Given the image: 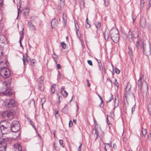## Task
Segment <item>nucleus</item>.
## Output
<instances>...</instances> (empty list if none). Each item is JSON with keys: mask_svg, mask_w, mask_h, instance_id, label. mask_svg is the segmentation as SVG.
<instances>
[{"mask_svg": "<svg viewBox=\"0 0 151 151\" xmlns=\"http://www.w3.org/2000/svg\"><path fill=\"white\" fill-rule=\"evenodd\" d=\"M53 57L54 58V60L55 61V62H56V59L58 57V56L55 54H54L53 55Z\"/></svg>", "mask_w": 151, "mask_h": 151, "instance_id": "41", "label": "nucleus"}, {"mask_svg": "<svg viewBox=\"0 0 151 151\" xmlns=\"http://www.w3.org/2000/svg\"><path fill=\"white\" fill-rule=\"evenodd\" d=\"M6 40L5 37L3 35H0V42L1 43H4Z\"/></svg>", "mask_w": 151, "mask_h": 151, "instance_id": "20", "label": "nucleus"}, {"mask_svg": "<svg viewBox=\"0 0 151 151\" xmlns=\"http://www.w3.org/2000/svg\"><path fill=\"white\" fill-rule=\"evenodd\" d=\"M148 139L150 140L151 141V134L150 133V134L148 136Z\"/></svg>", "mask_w": 151, "mask_h": 151, "instance_id": "55", "label": "nucleus"}, {"mask_svg": "<svg viewBox=\"0 0 151 151\" xmlns=\"http://www.w3.org/2000/svg\"><path fill=\"white\" fill-rule=\"evenodd\" d=\"M54 145L55 147V150H57L58 148L57 146H55V142L54 143Z\"/></svg>", "mask_w": 151, "mask_h": 151, "instance_id": "58", "label": "nucleus"}, {"mask_svg": "<svg viewBox=\"0 0 151 151\" xmlns=\"http://www.w3.org/2000/svg\"><path fill=\"white\" fill-rule=\"evenodd\" d=\"M145 0H140V9L142 10L144 7V4L145 3Z\"/></svg>", "mask_w": 151, "mask_h": 151, "instance_id": "22", "label": "nucleus"}, {"mask_svg": "<svg viewBox=\"0 0 151 151\" xmlns=\"http://www.w3.org/2000/svg\"><path fill=\"white\" fill-rule=\"evenodd\" d=\"M6 61H1L0 63V64H1V65H3L4 64V63L5 64H6ZM6 65H4V66H5Z\"/></svg>", "mask_w": 151, "mask_h": 151, "instance_id": "51", "label": "nucleus"}, {"mask_svg": "<svg viewBox=\"0 0 151 151\" xmlns=\"http://www.w3.org/2000/svg\"><path fill=\"white\" fill-rule=\"evenodd\" d=\"M110 34L111 40L114 43H117L119 40L118 30L116 29H111L110 31Z\"/></svg>", "mask_w": 151, "mask_h": 151, "instance_id": "1", "label": "nucleus"}, {"mask_svg": "<svg viewBox=\"0 0 151 151\" xmlns=\"http://www.w3.org/2000/svg\"><path fill=\"white\" fill-rule=\"evenodd\" d=\"M11 72L10 70L4 67L1 68L0 71V75L4 78H8L10 75Z\"/></svg>", "mask_w": 151, "mask_h": 151, "instance_id": "5", "label": "nucleus"}, {"mask_svg": "<svg viewBox=\"0 0 151 151\" xmlns=\"http://www.w3.org/2000/svg\"><path fill=\"white\" fill-rule=\"evenodd\" d=\"M115 72L117 74H119L120 73V70L118 68H116L115 69Z\"/></svg>", "mask_w": 151, "mask_h": 151, "instance_id": "42", "label": "nucleus"}, {"mask_svg": "<svg viewBox=\"0 0 151 151\" xmlns=\"http://www.w3.org/2000/svg\"><path fill=\"white\" fill-rule=\"evenodd\" d=\"M135 105H134L132 109V113L133 114V112L135 110Z\"/></svg>", "mask_w": 151, "mask_h": 151, "instance_id": "50", "label": "nucleus"}, {"mask_svg": "<svg viewBox=\"0 0 151 151\" xmlns=\"http://www.w3.org/2000/svg\"><path fill=\"white\" fill-rule=\"evenodd\" d=\"M29 63L30 65L32 66H34L35 65L36 63V60L35 59H30L29 60Z\"/></svg>", "mask_w": 151, "mask_h": 151, "instance_id": "18", "label": "nucleus"}, {"mask_svg": "<svg viewBox=\"0 0 151 151\" xmlns=\"http://www.w3.org/2000/svg\"><path fill=\"white\" fill-rule=\"evenodd\" d=\"M142 137L144 138H145V135L147 133V130L146 129L143 128H142Z\"/></svg>", "mask_w": 151, "mask_h": 151, "instance_id": "24", "label": "nucleus"}, {"mask_svg": "<svg viewBox=\"0 0 151 151\" xmlns=\"http://www.w3.org/2000/svg\"><path fill=\"white\" fill-rule=\"evenodd\" d=\"M98 95L101 101V103H102L103 102V100H102L101 97L99 94H98Z\"/></svg>", "mask_w": 151, "mask_h": 151, "instance_id": "57", "label": "nucleus"}, {"mask_svg": "<svg viewBox=\"0 0 151 151\" xmlns=\"http://www.w3.org/2000/svg\"><path fill=\"white\" fill-rule=\"evenodd\" d=\"M44 80V78L43 77L41 76L38 79L37 82L39 84H43V83Z\"/></svg>", "mask_w": 151, "mask_h": 151, "instance_id": "26", "label": "nucleus"}, {"mask_svg": "<svg viewBox=\"0 0 151 151\" xmlns=\"http://www.w3.org/2000/svg\"><path fill=\"white\" fill-rule=\"evenodd\" d=\"M31 20L28 22V26L31 30L35 31L36 28L34 26L33 23L36 22L35 21V18L34 17H32L30 18Z\"/></svg>", "mask_w": 151, "mask_h": 151, "instance_id": "8", "label": "nucleus"}, {"mask_svg": "<svg viewBox=\"0 0 151 151\" xmlns=\"http://www.w3.org/2000/svg\"><path fill=\"white\" fill-rule=\"evenodd\" d=\"M80 1V6L81 9H83L84 7V0H79Z\"/></svg>", "mask_w": 151, "mask_h": 151, "instance_id": "23", "label": "nucleus"}, {"mask_svg": "<svg viewBox=\"0 0 151 151\" xmlns=\"http://www.w3.org/2000/svg\"><path fill=\"white\" fill-rule=\"evenodd\" d=\"M92 132L96 139H97L98 136L102 137L104 134V132L102 131L100 127L97 124L95 125Z\"/></svg>", "mask_w": 151, "mask_h": 151, "instance_id": "2", "label": "nucleus"}, {"mask_svg": "<svg viewBox=\"0 0 151 151\" xmlns=\"http://www.w3.org/2000/svg\"><path fill=\"white\" fill-rule=\"evenodd\" d=\"M86 82H87V83H88V84H87V86L88 87H89L90 86V83H89V80H88V79H87L86 80Z\"/></svg>", "mask_w": 151, "mask_h": 151, "instance_id": "49", "label": "nucleus"}, {"mask_svg": "<svg viewBox=\"0 0 151 151\" xmlns=\"http://www.w3.org/2000/svg\"><path fill=\"white\" fill-rule=\"evenodd\" d=\"M59 93H57V95L58 96V102L59 103H60V101H62V100H60V99L61 98V99H62V97L61 96H59L58 95V94Z\"/></svg>", "mask_w": 151, "mask_h": 151, "instance_id": "37", "label": "nucleus"}, {"mask_svg": "<svg viewBox=\"0 0 151 151\" xmlns=\"http://www.w3.org/2000/svg\"><path fill=\"white\" fill-rule=\"evenodd\" d=\"M59 143H60V145L61 146H62L63 147H64V146L63 145V140H62L60 139L59 140Z\"/></svg>", "mask_w": 151, "mask_h": 151, "instance_id": "40", "label": "nucleus"}, {"mask_svg": "<svg viewBox=\"0 0 151 151\" xmlns=\"http://www.w3.org/2000/svg\"><path fill=\"white\" fill-rule=\"evenodd\" d=\"M151 6V0H149V3L147 5V11L149 9Z\"/></svg>", "mask_w": 151, "mask_h": 151, "instance_id": "34", "label": "nucleus"}, {"mask_svg": "<svg viewBox=\"0 0 151 151\" xmlns=\"http://www.w3.org/2000/svg\"><path fill=\"white\" fill-rule=\"evenodd\" d=\"M107 81L108 82H109L110 83V84L111 85H112V82H111V80L109 78L107 79Z\"/></svg>", "mask_w": 151, "mask_h": 151, "instance_id": "48", "label": "nucleus"}, {"mask_svg": "<svg viewBox=\"0 0 151 151\" xmlns=\"http://www.w3.org/2000/svg\"><path fill=\"white\" fill-rule=\"evenodd\" d=\"M30 123L33 127H35V124L32 121H30Z\"/></svg>", "mask_w": 151, "mask_h": 151, "instance_id": "52", "label": "nucleus"}, {"mask_svg": "<svg viewBox=\"0 0 151 151\" xmlns=\"http://www.w3.org/2000/svg\"><path fill=\"white\" fill-rule=\"evenodd\" d=\"M115 82L114 83V84L117 87V88H118V87L119 86V84H118V83L116 82V79H115Z\"/></svg>", "mask_w": 151, "mask_h": 151, "instance_id": "46", "label": "nucleus"}, {"mask_svg": "<svg viewBox=\"0 0 151 151\" xmlns=\"http://www.w3.org/2000/svg\"><path fill=\"white\" fill-rule=\"evenodd\" d=\"M103 35L104 37V38L106 41L108 40L109 38L108 34V33H106L105 32H103Z\"/></svg>", "mask_w": 151, "mask_h": 151, "instance_id": "30", "label": "nucleus"}, {"mask_svg": "<svg viewBox=\"0 0 151 151\" xmlns=\"http://www.w3.org/2000/svg\"><path fill=\"white\" fill-rule=\"evenodd\" d=\"M139 41H137L136 42V46L137 48V49L139 48Z\"/></svg>", "mask_w": 151, "mask_h": 151, "instance_id": "43", "label": "nucleus"}, {"mask_svg": "<svg viewBox=\"0 0 151 151\" xmlns=\"http://www.w3.org/2000/svg\"><path fill=\"white\" fill-rule=\"evenodd\" d=\"M60 93L64 96L66 97L68 95V93L64 89L63 87L61 88L60 90Z\"/></svg>", "mask_w": 151, "mask_h": 151, "instance_id": "17", "label": "nucleus"}, {"mask_svg": "<svg viewBox=\"0 0 151 151\" xmlns=\"http://www.w3.org/2000/svg\"><path fill=\"white\" fill-rule=\"evenodd\" d=\"M78 29H76V34L78 36V37L79 38L81 37V35L80 34H78Z\"/></svg>", "mask_w": 151, "mask_h": 151, "instance_id": "54", "label": "nucleus"}, {"mask_svg": "<svg viewBox=\"0 0 151 151\" xmlns=\"http://www.w3.org/2000/svg\"><path fill=\"white\" fill-rule=\"evenodd\" d=\"M14 149L16 151H22V150L21 145L18 143L14 145Z\"/></svg>", "mask_w": 151, "mask_h": 151, "instance_id": "13", "label": "nucleus"}, {"mask_svg": "<svg viewBox=\"0 0 151 151\" xmlns=\"http://www.w3.org/2000/svg\"><path fill=\"white\" fill-rule=\"evenodd\" d=\"M61 44L63 48L65 49L66 48V45L64 42H62Z\"/></svg>", "mask_w": 151, "mask_h": 151, "instance_id": "35", "label": "nucleus"}, {"mask_svg": "<svg viewBox=\"0 0 151 151\" xmlns=\"http://www.w3.org/2000/svg\"><path fill=\"white\" fill-rule=\"evenodd\" d=\"M86 26L87 28H89L91 27V25L90 24H89L88 22H86Z\"/></svg>", "mask_w": 151, "mask_h": 151, "instance_id": "39", "label": "nucleus"}, {"mask_svg": "<svg viewBox=\"0 0 151 151\" xmlns=\"http://www.w3.org/2000/svg\"><path fill=\"white\" fill-rule=\"evenodd\" d=\"M58 20L56 19H52L51 22V26L53 28H55L58 25Z\"/></svg>", "mask_w": 151, "mask_h": 151, "instance_id": "12", "label": "nucleus"}, {"mask_svg": "<svg viewBox=\"0 0 151 151\" xmlns=\"http://www.w3.org/2000/svg\"><path fill=\"white\" fill-rule=\"evenodd\" d=\"M149 113L151 115V100H150L147 106Z\"/></svg>", "mask_w": 151, "mask_h": 151, "instance_id": "27", "label": "nucleus"}, {"mask_svg": "<svg viewBox=\"0 0 151 151\" xmlns=\"http://www.w3.org/2000/svg\"><path fill=\"white\" fill-rule=\"evenodd\" d=\"M63 19L64 24V25H65L67 22V17L66 15H65L64 14L63 15Z\"/></svg>", "mask_w": 151, "mask_h": 151, "instance_id": "31", "label": "nucleus"}, {"mask_svg": "<svg viewBox=\"0 0 151 151\" xmlns=\"http://www.w3.org/2000/svg\"><path fill=\"white\" fill-rule=\"evenodd\" d=\"M69 127H71L72 126L73 124V122H72L71 120H70L69 122Z\"/></svg>", "mask_w": 151, "mask_h": 151, "instance_id": "45", "label": "nucleus"}, {"mask_svg": "<svg viewBox=\"0 0 151 151\" xmlns=\"http://www.w3.org/2000/svg\"><path fill=\"white\" fill-rule=\"evenodd\" d=\"M87 62L88 63V64L90 65H92V61L91 60H88L87 61Z\"/></svg>", "mask_w": 151, "mask_h": 151, "instance_id": "44", "label": "nucleus"}, {"mask_svg": "<svg viewBox=\"0 0 151 151\" xmlns=\"http://www.w3.org/2000/svg\"><path fill=\"white\" fill-rule=\"evenodd\" d=\"M20 129V125L18 121L14 120L12 122L11 130L13 132H17Z\"/></svg>", "mask_w": 151, "mask_h": 151, "instance_id": "6", "label": "nucleus"}, {"mask_svg": "<svg viewBox=\"0 0 151 151\" xmlns=\"http://www.w3.org/2000/svg\"><path fill=\"white\" fill-rule=\"evenodd\" d=\"M6 146L3 142H0V151L4 150L6 151Z\"/></svg>", "mask_w": 151, "mask_h": 151, "instance_id": "16", "label": "nucleus"}, {"mask_svg": "<svg viewBox=\"0 0 151 151\" xmlns=\"http://www.w3.org/2000/svg\"><path fill=\"white\" fill-rule=\"evenodd\" d=\"M3 19V17L2 14L0 12V21H1Z\"/></svg>", "mask_w": 151, "mask_h": 151, "instance_id": "53", "label": "nucleus"}, {"mask_svg": "<svg viewBox=\"0 0 151 151\" xmlns=\"http://www.w3.org/2000/svg\"><path fill=\"white\" fill-rule=\"evenodd\" d=\"M56 84H53L52 85V86L51 87V91L52 93H53L55 92V87L56 86Z\"/></svg>", "mask_w": 151, "mask_h": 151, "instance_id": "29", "label": "nucleus"}, {"mask_svg": "<svg viewBox=\"0 0 151 151\" xmlns=\"http://www.w3.org/2000/svg\"><path fill=\"white\" fill-rule=\"evenodd\" d=\"M57 5L60 8L63 7L64 5V0H58Z\"/></svg>", "mask_w": 151, "mask_h": 151, "instance_id": "19", "label": "nucleus"}, {"mask_svg": "<svg viewBox=\"0 0 151 151\" xmlns=\"http://www.w3.org/2000/svg\"><path fill=\"white\" fill-rule=\"evenodd\" d=\"M24 29H22V31L20 32V40L19 41V42L20 43V47H21L23 49V47L22 44V40H23V37H24V31H23Z\"/></svg>", "mask_w": 151, "mask_h": 151, "instance_id": "14", "label": "nucleus"}, {"mask_svg": "<svg viewBox=\"0 0 151 151\" xmlns=\"http://www.w3.org/2000/svg\"><path fill=\"white\" fill-rule=\"evenodd\" d=\"M0 128L1 130V132L3 134H5L6 133L7 131V128L5 127L4 126L3 124L1 125L0 123Z\"/></svg>", "mask_w": 151, "mask_h": 151, "instance_id": "11", "label": "nucleus"}, {"mask_svg": "<svg viewBox=\"0 0 151 151\" xmlns=\"http://www.w3.org/2000/svg\"><path fill=\"white\" fill-rule=\"evenodd\" d=\"M131 95L134 98V99H135V96H134V93H131Z\"/></svg>", "mask_w": 151, "mask_h": 151, "instance_id": "63", "label": "nucleus"}, {"mask_svg": "<svg viewBox=\"0 0 151 151\" xmlns=\"http://www.w3.org/2000/svg\"><path fill=\"white\" fill-rule=\"evenodd\" d=\"M16 101L12 99H8L6 100L5 105L7 106L8 107H14L15 105Z\"/></svg>", "mask_w": 151, "mask_h": 151, "instance_id": "9", "label": "nucleus"}, {"mask_svg": "<svg viewBox=\"0 0 151 151\" xmlns=\"http://www.w3.org/2000/svg\"><path fill=\"white\" fill-rule=\"evenodd\" d=\"M116 144H114L113 145V148H114V149H115L116 147Z\"/></svg>", "mask_w": 151, "mask_h": 151, "instance_id": "62", "label": "nucleus"}, {"mask_svg": "<svg viewBox=\"0 0 151 151\" xmlns=\"http://www.w3.org/2000/svg\"><path fill=\"white\" fill-rule=\"evenodd\" d=\"M80 145L79 146L78 148V150L79 151H80L81 150V146L82 145V144L81 143H80Z\"/></svg>", "mask_w": 151, "mask_h": 151, "instance_id": "47", "label": "nucleus"}, {"mask_svg": "<svg viewBox=\"0 0 151 151\" xmlns=\"http://www.w3.org/2000/svg\"><path fill=\"white\" fill-rule=\"evenodd\" d=\"M133 37L134 38H137L138 37V32L137 30L133 31Z\"/></svg>", "mask_w": 151, "mask_h": 151, "instance_id": "21", "label": "nucleus"}, {"mask_svg": "<svg viewBox=\"0 0 151 151\" xmlns=\"http://www.w3.org/2000/svg\"><path fill=\"white\" fill-rule=\"evenodd\" d=\"M132 18H134H134H136V16H135L134 15H132Z\"/></svg>", "mask_w": 151, "mask_h": 151, "instance_id": "64", "label": "nucleus"}, {"mask_svg": "<svg viewBox=\"0 0 151 151\" xmlns=\"http://www.w3.org/2000/svg\"><path fill=\"white\" fill-rule=\"evenodd\" d=\"M105 145H106V147H108L109 148L110 147V145L109 143H106L105 144Z\"/></svg>", "mask_w": 151, "mask_h": 151, "instance_id": "56", "label": "nucleus"}, {"mask_svg": "<svg viewBox=\"0 0 151 151\" xmlns=\"http://www.w3.org/2000/svg\"><path fill=\"white\" fill-rule=\"evenodd\" d=\"M58 111H57L56 113L55 114V117H57L58 115Z\"/></svg>", "mask_w": 151, "mask_h": 151, "instance_id": "60", "label": "nucleus"}, {"mask_svg": "<svg viewBox=\"0 0 151 151\" xmlns=\"http://www.w3.org/2000/svg\"><path fill=\"white\" fill-rule=\"evenodd\" d=\"M94 24L96 27L97 28V31L99 30L100 29V27L101 25L100 23L98 22H96Z\"/></svg>", "mask_w": 151, "mask_h": 151, "instance_id": "25", "label": "nucleus"}, {"mask_svg": "<svg viewBox=\"0 0 151 151\" xmlns=\"http://www.w3.org/2000/svg\"><path fill=\"white\" fill-rule=\"evenodd\" d=\"M113 99V95L111 94V96H108L107 98H106V102L108 103L110 102Z\"/></svg>", "mask_w": 151, "mask_h": 151, "instance_id": "28", "label": "nucleus"}, {"mask_svg": "<svg viewBox=\"0 0 151 151\" xmlns=\"http://www.w3.org/2000/svg\"><path fill=\"white\" fill-rule=\"evenodd\" d=\"M2 116L3 117L7 119H9L10 120L12 119L14 117L13 113L10 111H6L3 112Z\"/></svg>", "mask_w": 151, "mask_h": 151, "instance_id": "7", "label": "nucleus"}, {"mask_svg": "<svg viewBox=\"0 0 151 151\" xmlns=\"http://www.w3.org/2000/svg\"><path fill=\"white\" fill-rule=\"evenodd\" d=\"M57 66L58 69H60L61 68V66L59 64H58L57 65Z\"/></svg>", "mask_w": 151, "mask_h": 151, "instance_id": "59", "label": "nucleus"}, {"mask_svg": "<svg viewBox=\"0 0 151 151\" xmlns=\"http://www.w3.org/2000/svg\"><path fill=\"white\" fill-rule=\"evenodd\" d=\"M142 74H140L139 75V78L138 81L137 83L138 84V87L139 89L143 93H145L146 94L148 93V86L147 85H146V86L145 87H142Z\"/></svg>", "mask_w": 151, "mask_h": 151, "instance_id": "3", "label": "nucleus"}, {"mask_svg": "<svg viewBox=\"0 0 151 151\" xmlns=\"http://www.w3.org/2000/svg\"><path fill=\"white\" fill-rule=\"evenodd\" d=\"M96 60H97L98 63L99 64V66L100 67H99V69L100 70H101V68L103 69V67H101V66H100V65H101V61L99 60H98L97 59H96Z\"/></svg>", "mask_w": 151, "mask_h": 151, "instance_id": "36", "label": "nucleus"}, {"mask_svg": "<svg viewBox=\"0 0 151 151\" xmlns=\"http://www.w3.org/2000/svg\"><path fill=\"white\" fill-rule=\"evenodd\" d=\"M40 90L42 91H43L44 90V86L43 84L39 85Z\"/></svg>", "mask_w": 151, "mask_h": 151, "instance_id": "33", "label": "nucleus"}, {"mask_svg": "<svg viewBox=\"0 0 151 151\" xmlns=\"http://www.w3.org/2000/svg\"><path fill=\"white\" fill-rule=\"evenodd\" d=\"M104 3L105 5L106 6H107L109 5V0H105L104 1Z\"/></svg>", "mask_w": 151, "mask_h": 151, "instance_id": "38", "label": "nucleus"}, {"mask_svg": "<svg viewBox=\"0 0 151 151\" xmlns=\"http://www.w3.org/2000/svg\"><path fill=\"white\" fill-rule=\"evenodd\" d=\"M3 55V52L0 50V57L1 56Z\"/></svg>", "mask_w": 151, "mask_h": 151, "instance_id": "61", "label": "nucleus"}, {"mask_svg": "<svg viewBox=\"0 0 151 151\" xmlns=\"http://www.w3.org/2000/svg\"><path fill=\"white\" fill-rule=\"evenodd\" d=\"M127 30L126 31L125 35L127 37V39L130 42H131L132 41V32L130 30L127 29Z\"/></svg>", "mask_w": 151, "mask_h": 151, "instance_id": "10", "label": "nucleus"}, {"mask_svg": "<svg viewBox=\"0 0 151 151\" xmlns=\"http://www.w3.org/2000/svg\"><path fill=\"white\" fill-rule=\"evenodd\" d=\"M10 82L9 81H6L4 82V84L6 87L5 91L2 92V94L7 96H10L13 94V92L10 89Z\"/></svg>", "mask_w": 151, "mask_h": 151, "instance_id": "4", "label": "nucleus"}, {"mask_svg": "<svg viewBox=\"0 0 151 151\" xmlns=\"http://www.w3.org/2000/svg\"><path fill=\"white\" fill-rule=\"evenodd\" d=\"M24 56H23V64L24 65H25V62L26 61V60L27 61V62H29V59H28V58H24Z\"/></svg>", "mask_w": 151, "mask_h": 151, "instance_id": "32", "label": "nucleus"}, {"mask_svg": "<svg viewBox=\"0 0 151 151\" xmlns=\"http://www.w3.org/2000/svg\"><path fill=\"white\" fill-rule=\"evenodd\" d=\"M140 23L141 27H144L146 25V19L144 17L141 18L140 20Z\"/></svg>", "mask_w": 151, "mask_h": 151, "instance_id": "15", "label": "nucleus"}]
</instances>
